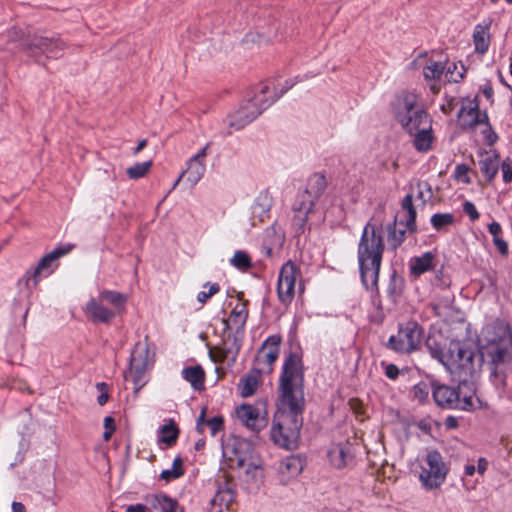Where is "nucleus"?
I'll list each match as a JSON object with an SVG mask.
<instances>
[{
  "label": "nucleus",
  "instance_id": "nucleus-8",
  "mask_svg": "<svg viewBox=\"0 0 512 512\" xmlns=\"http://www.w3.org/2000/svg\"><path fill=\"white\" fill-rule=\"evenodd\" d=\"M395 113L401 126L409 133H414L422 125L428 127L431 120L418 96L411 92H404L398 97Z\"/></svg>",
  "mask_w": 512,
  "mask_h": 512
},
{
  "label": "nucleus",
  "instance_id": "nucleus-42",
  "mask_svg": "<svg viewBox=\"0 0 512 512\" xmlns=\"http://www.w3.org/2000/svg\"><path fill=\"white\" fill-rule=\"evenodd\" d=\"M445 70V77L447 80L454 83L459 82L463 78L465 72V68L462 63H447Z\"/></svg>",
  "mask_w": 512,
  "mask_h": 512
},
{
  "label": "nucleus",
  "instance_id": "nucleus-63",
  "mask_svg": "<svg viewBox=\"0 0 512 512\" xmlns=\"http://www.w3.org/2000/svg\"><path fill=\"white\" fill-rule=\"evenodd\" d=\"M483 94L485 95V97L490 100L491 102H493V89L490 87V86H485L484 89H483Z\"/></svg>",
  "mask_w": 512,
  "mask_h": 512
},
{
  "label": "nucleus",
  "instance_id": "nucleus-4",
  "mask_svg": "<svg viewBox=\"0 0 512 512\" xmlns=\"http://www.w3.org/2000/svg\"><path fill=\"white\" fill-rule=\"evenodd\" d=\"M480 354L478 341L452 340L445 349H431L437 359L452 375L467 380L475 371V358Z\"/></svg>",
  "mask_w": 512,
  "mask_h": 512
},
{
  "label": "nucleus",
  "instance_id": "nucleus-61",
  "mask_svg": "<svg viewBox=\"0 0 512 512\" xmlns=\"http://www.w3.org/2000/svg\"><path fill=\"white\" fill-rule=\"evenodd\" d=\"M480 28V25H477L475 27V30H474V33H473V38H474V43H475V49L478 50L479 49V45H480V30H478Z\"/></svg>",
  "mask_w": 512,
  "mask_h": 512
},
{
  "label": "nucleus",
  "instance_id": "nucleus-3",
  "mask_svg": "<svg viewBox=\"0 0 512 512\" xmlns=\"http://www.w3.org/2000/svg\"><path fill=\"white\" fill-rule=\"evenodd\" d=\"M383 251L382 227L367 223L357 251L361 279L366 289H374L377 286Z\"/></svg>",
  "mask_w": 512,
  "mask_h": 512
},
{
  "label": "nucleus",
  "instance_id": "nucleus-39",
  "mask_svg": "<svg viewBox=\"0 0 512 512\" xmlns=\"http://www.w3.org/2000/svg\"><path fill=\"white\" fill-rule=\"evenodd\" d=\"M178 434L179 431L173 423L163 425L159 431L158 442L171 446L176 442Z\"/></svg>",
  "mask_w": 512,
  "mask_h": 512
},
{
  "label": "nucleus",
  "instance_id": "nucleus-33",
  "mask_svg": "<svg viewBox=\"0 0 512 512\" xmlns=\"http://www.w3.org/2000/svg\"><path fill=\"white\" fill-rule=\"evenodd\" d=\"M151 506L157 512H182L175 500L163 494L154 496Z\"/></svg>",
  "mask_w": 512,
  "mask_h": 512
},
{
  "label": "nucleus",
  "instance_id": "nucleus-62",
  "mask_svg": "<svg viewBox=\"0 0 512 512\" xmlns=\"http://www.w3.org/2000/svg\"><path fill=\"white\" fill-rule=\"evenodd\" d=\"M11 508L13 512H26V508L21 502H12Z\"/></svg>",
  "mask_w": 512,
  "mask_h": 512
},
{
  "label": "nucleus",
  "instance_id": "nucleus-2",
  "mask_svg": "<svg viewBox=\"0 0 512 512\" xmlns=\"http://www.w3.org/2000/svg\"><path fill=\"white\" fill-rule=\"evenodd\" d=\"M484 356L496 388L503 389L506 374L512 370V334L504 321L497 320L486 326L482 339V358Z\"/></svg>",
  "mask_w": 512,
  "mask_h": 512
},
{
  "label": "nucleus",
  "instance_id": "nucleus-29",
  "mask_svg": "<svg viewBox=\"0 0 512 512\" xmlns=\"http://www.w3.org/2000/svg\"><path fill=\"white\" fill-rule=\"evenodd\" d=\"M273 205L272 196L268 192H261L252 207L254 218H258L260 222L265 221L269 217V212Z\"/></svg>",
  "mask_w": 512,
  "mask_h": 512
},
{
  "label": "nucleus",
  "instance_id": "nucleus-21",
  "mask_svg": "<svg viewBox=\"0 0 512 512\" xmlns=\"http://www.w3.org/2000/svg\"><path fill=\"white\" fill-rule=\"evenodd\" d=\"M210 143H207L202 149H200L194 156L189 158L187 162V168L182 171L186 176V181L190 186H195L203 177L206 171L205 158L208 155V149Z\"/></svg>",
  "mask_w": 512,
  "mask_h": 512
},
{
  "label": "nucleus",
  "instance_id": "nucleus-26",
  "mask_svg": "<svg viewBox=\"0 0 512 512\" xmlns=\"http://www.w3.org/2000/svg\"><path fill=\"white\" fill-rule=\"evenodd\" d=\"M247 318V303L238 299L229 317L227 319H224L223 322L228 330L232 328L239 330L244 328Z\"/></svg>",
  "mask_w": 512,
  "mask_h": 512
},
{
  "label": "nucleus",
  "instance_id": "nucleus-58",
  "mask_svg": "<svg viewBox=\"0 0 512 512\" xmlns=\"http://www.w3.org/2000/svg\"><path fill=\"white\" fill-rule=\"evenodd\" d=\"M491 37L492 35L489 32L482 29V54L488 49Z\"/></svg>",
  "mask_w": 512,
  "mask_h": 512
},
{
  "label": "nucleus",
  "instance_id": "nucleus-7",
  "mask_svg": "<svg viewBox=\"0 0 512 512\" xmlns=\"http://www.w3.org/2000/svg\"><path fill=\"white\" fill-rule=\"evenodd\" d=\"M432 395L436 404L442 408L471 410L474 399L478 400L475 391H472L467 380L460 379L457 389L447 385L433 384Z\"/></svg>",
  "mask_w": 512,
  "mask_h": 512
},
{
  "label": "nucleus",
  "instance_id": "nucleus-41",
  "mask_svg": "<svg viewBox=\"0 0 512 512\" xmlns=\"http://www.w3.org/2000/svg\"><path fill=\"white\" fill-rule=\"evenodd\" d=\"M152 167V161L142 163H135L133 166L126 169L128 177L132 180H137L145 177Z\"/></svg>",
  "mask_w": 512,
  "mask_h": 512
},
{
  "label": "nucleus",
  "instance_id": "nucleus-18",
  "mask_svg": "<svg viewBox=\"0 0 512 512\" xmlns=\"http://www.w3.org/2000/svg\"><path fill=\"white\" fill-rule=\"evenodd\" d=\"M224 455L230 462L231 467L244 468L250 461L257 457L250 442L245 439L235 438L224 448Z\"/></svg>",
  "mask_w": 512,
  "mask_h": 512
},
{
  "label": "nucleus",
  "instance_id": "nucleus-44",
  "mask_svg": "<svg viewBox=\"0 0 512 512\" xmlns=\"http://www.w3.org/2000/svg\"><path fill=\"white\" fill-rule=\"evenodd\" d=\"M454 223V216L451 213H437L431 217V224L437 231H440Z\"/></svg>",
  "mask_w": 512,
  "mask_h": 512
},
{
  "label": "nucleus",
  "instance_id": "nucleus-36",
  "mask_svg": "<svg viewBox=\"0 0 512 512\" xmlns=\"http://www.w3.org/2000/svg\"><path fill=\"white\" fill-rule=\"evenodd\" d=\"M130 364L133 367H148L149 364V349L146 344L137 343L131 353Z\"/></svg>",
  "mask_w": 512,
  "mask_h": 512
},
{
  "label": "nucleus",
  "instance_id": "nucleus-5",
  "mask_svg": "<svg viewBox=\"0 0 512 512\" xmlns=\"http://www.w3.org/2000/svg\"><path fill=\"white\" fill-rule=\"evenodd\" d=\"M9 37L38 63L42 62L43 55L46 58H59L65 49V44L57 37L30 35L18 29L11 30Z\"/></svg>",
  "mask_w": 512,
  "mask_h": 512
},
{
  "label": "nucleus",
  "instance_id": "nucleus-60",
  "mask_svg": "<svg viewBox=\"0 0 512 512\" xmlns=\"http://www.w3.org/2000/svg\"><path fill=\"white\" fill-rule=\"evenodd\" d=\"M126 512H146V506L143 504L130 505L127 507Z\"/></svg>",
  "mask_w": 512,
  "mask_h": 512
},
{
  "label": "nucleus",
  "instance_id": "nucleus-16",
  "mask_svg": "<svg viewBox=\"0 0 512 512\" xmlns=\"http://www.w3.org/2000/svg\"><path fill=\"white\" fill-rule=\"evenodd\" d=\"M235 414L239 422L252 432H259L268 424L267 410L264 404H241L236 407Z\"/></svg>",
  "mask_w": 512,
  "mask_h": 512
},
{
  "label": "nucleus",
  "instance_id": "nucleus-23",
  "mask_svg": "<svg viewBox=\"0 0 512 512\" xmlns=\"http://www.w3.org/2000/svg\"><path fill=\"white\" fill-rule=\"evenodd\" d=\"M479 121V104L477 97L464 99L458 112V123L463 128H473Z\"/></svg>",
  "mask_w": 512,
  "mask_h": 512
},
{
  "label": "nucleus",
  "instance_id": "nucleus-10",
  "mask_svg": "<svg viewBox=\"0 0 512 512\" xmlns=\"http://www.w3.org/2000/svg\"><path fill=\"white\" fill-rule=\"evenodd\" d=\"M325 187V177L319 174H315L310 178L309 189L298 196L293 206V224L299 230L305 226L309 214L313 211L316 195H313L312 192L314 191L315 194H320L324 191Z\"/></svg>",
  "mask_w": 512,
  "mask_h": 512
},
{
  "label": "nucleus",
  "instance_id": "nucleus-24",
  "mask_svg": "<svg viewBox=\"0 0 512 512\" xmlns=\"http://www.w3.org/2000/svg\"><path fill=\"white\" fill-rule=\"evenodd\" d=\"M244 471L243 481L247 485V488L251 491H256L264 482V469L262 462L256 458L246 464V467L242 468Z\"/></svg>",
  "mask_w": 512,
  "mask_h": 512
},
{
  "label": "nucleus",
  "instance_id": "nucleus-12",
  "mask_svg": "<svg viewBox=\"0 0 512 512\" xmlns=\"http://www.w3.org/2000/svg\"><path fill=\"white\" fill-rule=\"evenodd\" d=\"M423 331L415 321L400 324L396 335L389 338L388 346L399 353H411L421 344Z\"/></svg>",
  "mask_w": 512,
  "mask_h": 512
},
{
  "label": "nucleus",
  "instance_id": "nucleus-14",
  "mask_svg": "<svg viewBox=\"0 0 512 512\" xmlns=\"http://www.w3.org/2000/svg\"><path fill=\"white\" fill-rule=\"evenodd\" d=\"M447 470L439 452L433 450L426 455L419 479L425 489L439 488L446 479Z\"/></svg>",
  "mask_w": 512,
  "mask_h": 512
},
{
  "label": "nucleus",
  "instance_id": "nucleus-38",
  "mask_svg": "<svg viewBox=\"0 0 512 512\" xmlns=\"http://www.w3.org/2000/svg\"><path fill=\"white\" fill-rule=\"evenodd\" d=\"M445 66L440 61L429 60L423 66V76L427 81H436L444 74Z\"/></svg>",
  "mask_w": 512,
  "mask_h": 512
},
{
  "label": "nucleus",
  "instance_id": "nucleus-52",
  "mask_svg": "<svg viewBox=\"0 0 512 512\" xmlns=\"http://www.w3.org/2000/svg\"><path fill=\"white\" fill-rule=\"evenodd\" d=\"M104 428L105 432L103 433V438L105 441H109L115 430L114 419L112 417H105Z\"/></svg>",
  "mask_w": 512,
  "mask_h": 512
},
{
  "label": "nucleus",
  "instance_id": "nucleus-43",
  "mask_svg": "<svg viewBox=\"0 0 512 512\" xmlns=\"http://www.w3.org/2000/svg\"><path fill=\"white\" fill-rule=\"evenodd\" d=\"M388 244L392 249H397L405 240V231L397 229L396 224L388 226Z\"/></svg>",
  "mask_w": 512,
  "mask_h": 512
},
{
  "label": "nucleus",
  "instance_id": "nucleus-25",
  "mask_svg": "<svg viewBox=\"0 0 512 512\" xmlns=\"http://www.w3.org/2000/svg\"><path fill=\"white\" fill-rule=\"evenodd\" d=\"M351 449L349 443L333 444L327 452L330 464L337 469L346 467L352 461Z\"/></svg>",
  "mask_w": 512,
  "mask_h": 512
},
{
  "label": "nucleus",
  "instance_id": "nucleus-1",
  "mask_svg": "<svg viewBox=\"0 0 512 512\" xmlns=\"http://www.w3.org/2000/svg\"><path fill=\"white\" fill-rule=\"evenodd\" d=\"M305 409L304 366L298 352L284 357L278 383L277 412L271 428V439L279 447H296Z\"/></svg>",
  "mask_w": 512,
  "mask_h": 512
},
{
  "label": "nucleus",
  "instance_id": "nucleus-57",
  "mask_svg": "<svg viewBox=\"0 0 512 512\" xmlns=\"http://www.w3.org/2000/svg\"><path fill=\"white\" fill-rule=\"evenodd\" d=\"M418 190H419V198L423 199V201H425V193H424V190L427 191V194H428V198L431 196V188L430 186L428 185V183L424 182V183H419L418 184Z\"/></svg>",
  "mask_w": 512,
  "mask_h": 512
},
{
  "label": "nucleus",
  "instance_id": "nucleus-50",
  "mask_svg": "<svg viewBox=\"0 0 512 512\" xmlns=\"http://www.w3.org/2000/svg\"><path fill=\"white\" fill-rule=\"evenodd\" d=\"M463 212L470 218L472 222L479 218V213L476 206L470 201H465L463 203Z\"/></svg>",
  "mask_w": 512,
  "mask_h": 512
},
{
  "label": "nucleus",
  "instance_id": "nucleus-47",
  "mask_svg": "<svg viewBox=\"0 0 512 512\" xmlns=\"http://www.w3.org/2000/svg\"><path fill=\"white\" fill-rule=\"evenodd\" d=\"M471 171L465 164H458L454 170V178L457 182L468 184L471 181Z\"/></svg>",
  "mask_w": 512,
  "mask_h": 512
},
{
  "label": "nucleus",
  "instance_id": "nucleus-37",
  "mask_svg": "<svg viewBox=\"0 0 512 512\" xmlns=\"http://www.w3.org/2000/svg\"><path fill=\"white\" fill-rule=\"evenodd\" d=\"M402 210L405 213V226L411 232L416 230V211L413 207L412 196L406 195L402 201Z\"/></svg>",
  "mask_w": 512,
  "mask_h": 512
},
{
  "label": "nucleus",
  "instance_id": "nucleus-19",
  "mask_svg": "<svg viewBox=\"0 0 512 512\" xmlns=\"http://www.w3.org/2000/svg\"><path fill=\"white\" fill-rule=\"evenodd\" d=\"M280 343L281 337L278 335H272L265 340L255 358V369L258 372L270 373L272 371L273 364L280 353Z\"/></svg>",
  "mask_w": 512,
  "mask_h": 512
},
{
  "label": "nucleus",
  "instance_id": "nucleus-30",
  "mask_svg": "<svg viewBox=\"0 0 512 512\" xmlns=\"http://www.w3.org/2000/svg\"><path fill=\"white\" fill-rule=\"evenodd\" d=\"M182 377L191 384L193 389L202 390L204 388L205 372L200 365L184 368Z\"/></svg>",
  "mask_w": 512,
  "mask_h": 512
},
{
  "label": "nucleus",
  "instance_id": "nucleus-17",
  "mask_svg": "<svg viewBox=\"0 0 512 512\" xmlns=\"http://www.w3.org/2000/svg\"><path fill=\"white\" fill-rule=\"evenodd\" d=\"M240 348V338L235 334L228 333L220 345L210 349L209 354L213 362L231 367L236 362Z\"/></svg>",
  "mask_w": 512,
  "mask_h": 512
},
{
  "label": "nucleus",
  "instance_id": "nucleus-28",
  "mask_svg": "<svg viewBox=\"0 0 512 512\" xmlns=\"http://www.w3.org/2000/svg\"><path fill=\"white\" fill-rule=\"evenodd\" d=\"M260 373L257 369H253L248 374L243 376L238 384V392L241 397H250L255 394L260 384Z\"/></svg>",
  "mask_w": 512,
  "mask_h": 512
},
{
  "label": "nucleus",
  "instance_id": "nucleus-48",
  "mask_svg": "<svg viewBox=\"0 0 512 512\" xmlns=\"http://www.w3.org/2000/svg\"><path fill=\"white\" fill-rule=\"evenodd\" d=\"M431 391L432 390H431L429 384H427L425 382H420V383H417L413 387L412 393H413V397L415 399H417L418 401L422 402V401H425L428 398L429 393Z\"/></svg>",
  "mask_w": 512,
  "mask_h": 512
},
{
  "label": "nucleus",
  "instance_id": "nucleus-13",
  "mask_svg": "<svg viewBox=\"0 0 512 512\" xmlns=\"http://www.w3.org/2000/svg\"><path fill=\"white\" fill-rule=\"evenodd\" d=\"M297 286L302 290L300 268L294 262L288 261L282 265L277 281V294L282 304H291Z\"/></svg>",
  "mask_w": 512,
  "mask_h": 512
},
{
  "label": "nucleus",
  "instance_id": "nucleus-45",
  "mask_svg": "<svg viewBox=\"0 0 512 512\" xmlns=\"http://www.w3.org/2000/svg\"><path fill=\"white\" fill-rule=\"evenodd\" d=\"M230 263L240 270H246L251 267L250 257L244 251H236L231 258Z\"/></svg>",
  "mask_w": 512,
  "mask_h": 512
},
{
  "label": "nucleus",
  "instance_id": "nucleus-27",
  "mask_svg": "<svg viewBox=\"0 0 512 512\" xmlns=\"http://www.w3.org/2000/svg\"><path fill=\"white\" fill-rule=\"evenodd\" d=\"M434 254L432 252H425L421 256H416L410 259L409 268L410 273L418 277L434 268Z\"/></svg>",
  "mask_w": 512,
  "mask_h": 512
},
{
  "label": "nucleus",
  "instance_id": "nucleus-53",
  "mask_svg": "<svg viewBox=\"0 0 512 512\" xmlns=\"http://www.w3.org/2000/svg\"><path fill=\"white\" fill-rule=\"evenodd\" d=\"M475 465L473 464H466L465 470H464V477H463V483L467 488H472L473 485L471 484V481L469 480L470 477H472L475 473Z\"/></svg>",
  "mask_w": 512,
  "mask_h": 512
},
{
  "label": "nucleus",
  "instance_id": "nucleus-32",
  "mask_svg": "<svg viewBox=\"0 0 512 512\" xmlns=\"http://www.w3.org/2000/svg\"><path fill=\"white\" fill-rule=\"evenodd\" d=\"M264 243L267 247V253L271 254L276 248H280L284 243V233L278 226H271L266 230Z\"/></svg>",
  "mask_w": 512,
  "mask_h": 512
},
{
  "label": "nucleus",
  "instance_id": "nucleus-34",
  "mask_svg": "<svg viewBox=\"0 0 512 512\" xmlns=\"http://www.w3.org/2000/svg\"><path fill=\"white\" fill-rule=\"evenodd\" d=\"M146 369L147 368L141 366L133 367V365L130 364L129 369L124 372L125 380L133 383L135 393H137L146 384Z\"/></svg>",
  "mask_w": 512,
  "mask_h": 512
},
{
  "label": "nucleus",
  "instance_id": "nucleus-15",
  "mask_svg": "<svg viewBox=\"0 0 512 512\" xmlns=\"http://www.w3.org/2000/svg\"><path fill=\"white\" fill-rule=\"evenodd\" d=\"M73 247L74 246L72 244H67L65 246L57 247L45 255L34 269L27 271L26 285L30 286L32 283V286L36 287L40 279L51 275L58 266L57 260L61 256L68 254Z\"/></svg>",
  "mask_w": 512,
  "mask_h": 512
},
{
  "label": "nucleus",
  "instance_id": "nucleus-6",
  "mask_svg": "<svg viewBox=\"0 0 512 512\" xmlns=\"http://www.w3.org/2000/svg\"><path fill=\"white\" fill-rule=\"evenodd\" d=\"M127 302V296L113 290H103L97 298H91L85 305L87 317L94 323H109L120 314Z\"/></svg>",
  "mask_w": 512,
  "mask_h": 512
},
{
  "label": "nucleus",
  "instance_id": "nucleus-40",
  "mask_svg": "<svg viewBox=\"0 0 512 512\" xmlns=\"http://www.w3.org/2000/svg\"><path fill=\"white\" fill-rule=\"evenodd\" d=\"M183 474V461L180 457H176L173 461L172 467L163 470L160 474V478L165 482H170L180 478Z\"/></svg>",
  "mask_w": 512,
  "mask_h": 512
},
{
  "label": "nucleus",
  "instance_id": "nucleus-56",
  "mask_svg": "<svg viewBox=\"0 0 512 512\" xmlns=\"http://www.w3.org/2000/svg\"><path fill=\"white\" fill-rule=\"evenodd\" d=\"M385 374L390 379H396L399 375V369L396 365L390 364L386 367Z\"/></svg>",
  "mask_w": 512,
  "mask_h": 512
},
{
  "label": "nucleus",
  "instance_id": "nucleus-20",
  "mask_svg": "<svg viewBox=\"0 0 512 512\" xmlns=\"http://www.w3.org/2000/svg\"><path fill=\"white\" fill-rule=\"evenodd\" d=\"M234 485L225 475L216 480V491L210 501V512H225L235 500Z\"/></svg>",
  "mask_w": 512,
  "mask_h": 512
},
{
  "label": "nucleus",
  "instance_id": "nucleus-22",
  "mask_svg": "<svg viewBox=\"0 0 512 512\" xmlns=\"http://www.w3.org/2000/svg\"><path fill=\"white\" fill-rule=\"evenodd\" d=\"M304 464L299 456L291 455L284 458L278 467V477L282 484L295 479L303 470Z\"/></svg>",
  "mask_w": 512,
  "mask_h": 512
},
{
  "label": "nucleus",
  "instance_id": "nucleus-46",
  "mask_svg": "<svg viewBox=\"0 0 512 512\" xmlns=\"http://www.w3.org/2000/svg\"><path fill=\"white\" fill-rule=\"evenodd\" d=\"M203 288L204 290L200 291L197 295V300L201 305H204L212 296L220 291V286L217 283H206Z\"/></svg>",
  "mask_w": 512,
  "mask_h": 512
},
{
  "label": "nucleus",
  "instance_id": "nucleus-64",
  "mask_svg": "<svg viewBox=\"0 0 512 512\" xmlns=\"http://www.w3.org/2000/svg\"><path fill=\"white\" fill-rule=\"evenodd\" d=\"M147 145L146 139H142L139 141L137 147L134 149V154H138L140 151H142Z\"/></svg>",
  "mask_w": 512,
  "mask_h": 512
},
{
  "label": "nucleus",
  "instance_id": "nucleus-54",
  "mask_svg": "<svg viewBox=\"0 0 512 512\" xmlns=\"http://www.w3.org/2000/svg\"><path fill=\"white\" fill-rule=\"evenodd\" d=\"M502 172H503V179L505 182H511L512 181V162H502L501 164Z\"/></svg>",
  "mask_w": 512,
  "mask_h": 512
},
{
  "label": "nucleus",
  "instance_id": "nucleus-9",
  "mask_svg": "<svg viewBox=\"0 0 512 512\" xmlns=\"http://www.w3.org/2000/svg\"><path fill=\"white\" fill-rule=\"evenodd\" d=\"M482 145L485 144L489 150L482 149V176L487 181H491L498 173L500 167V155L494 148V144L498 141L497 133L492 129L488 115L482 112Z\"/></svg>",
  "mask_w": 512,
  "mask_h": 512
},
{
  "label": "nucleus",
  "instance_id": "nucleus-11",
  "mask_svg": "<svg viewBox=\"0 0 512 512\" xmlns=\"http://www.w3.org/2000/svg\"><path fill=\"white\" fill-rule=\"evenodd\" d=\"M270 87L268 84H262L258 91H256L250 100L255 103L253 109L242 116L243 111H235L228 118V125L235 130L242 129L255 118H257L264 110H266L275 100V96H266L269 93Z\"/></svg>",
  "mask_w": 512,
  "mask_h": 512
},
{
  "label": "nucleus",
  "instance_id": "nucleus-51",
  "mask_svg": "<svg viewBox=\"0 0 512 512\" xmlns=\"http://www.w3.org/2000/svg\"><path fill=\"white\" fill-rule=\"evenodd\" d=\"M96 388L100 391V395L97 397V402L99 405L103 406L109 399L107 384L104 382L97 383Z\"/></svg>",
  "mask_w": 512,
  "mask_h": 512
},
{
  "label": "nucleus",
  "instance_id": "nucleus-35",
  "mask_svg": "<svg viewBox=\"0 0 512 512\" xmlns=\"http://www.w3.org/2000/svg\"><path fill=\"white\" fill-rule=\"evenodd\" d=\"M488 232L492 236L494 245L501 256L506 257L508 255V244L503 238V230L499 223L492 222L488 225Z\"/></svg>",
  "mask_w": 512,
  "mask_h": 512
},
{
  "label": "nucleus",
  "instance_id": "nucleus-55",
  "mask_svg": "<svg viewBox=\"0 0 512 512\" xmlns=\"http://www.w3.org/2000/svg\"><path fill=\"white\" fill-rule=\"evenodd\" d=\"M206 408H202L200 415L197 418V425L196 429L199 433H204L205 431V425H206Z\"/></svg>",
  "mask_w": 512,
  "mask_h": 512
},
{
  "label": "nucleus",
  "instance_id": "nucleus-49",
  "mask_svg": "<svg viewBox=\"0 0 512 512\" xmlns=\"http://www.w3.org/2000/svg\"><path fill=\"white\" fill-rule=\"evenodd\" d=\"M208 427L210 429V433L212 436H215L217 432L222 430L223 428V418L221 416H214L206 421L205 428Z\"/></svg>",
  "mask_w": 512,
  "mask_h": 512
},
{
  "label": "nucleus",
  "instance_id": "nucleus-59",
  "mask_svg": "<svg viewBox=\"0 0 512 512\" xmlns=\"http://www.w3.org/2000/svg\"><path fill=\"white\" fill-rule=\"evenodd\" d=\"M253 104L254 103L250 99H248V101L242 104L237 111H243L242 116H244L253 109Z\"/></svg>",
  "mask_w": 512,
  "mask_h": 512
},
{
  "label": "nucleus",
  "instance_id": "nucleus-31",
  "mask_svg": "<svg viewBox=\"0 0 512 512\" xmlns=\"http://www.w3.org/2000/svg\"><path fill=\"white\" fill-rule=\"evenodd\" d=\"M414 135V146L418 151H428L431 148V144L433 141V136L431 133V120H429V126H420L414 133H410Z\"/></svg>",
  "mask_w": 512,
  "mask_h": 512
}]
</instances>
